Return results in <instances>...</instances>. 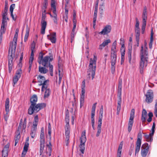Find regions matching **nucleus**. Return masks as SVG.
<instances>
[{
    "label": "nucleus",
    "mask_w": 157,
    "mask_h": 157,
    "mask_svg": "<svg viewBox=\"0 0 157 157\" xmlns=\"http://www.w3.org/2000/svg\"><path fill=\"white\" fill-rule=\"evenodd\" d=\"M22 123L23 120L22 119H21L18 128V130L16 132V136L15 137V139L19 140L21 137L20 136V132L21 129V125L22 124Z\"/></svg>",
    "instance_id": "nucleus-22"
},
{
    "label": "nucleus",
    "mask_w": 157,
    "mask_h": 157,
    "mask_svg": "<svg viewBox=\"0 0 157 157\" xmlns=\"http://www.w3.org/2000/svg\"><path fill=\"white\" fill-rule=\"evenodd\" d=\"M147 116V113L145 109H143L142 111L141 120L142 122L146 121V117Z\"/></svg>",
    "instance_id": "nucleus-26"
},
{
    "label": "nucleus",
    "mask_w": 157,
    "mask_h": 157,
    "mask_svg": "<svg viewBox=\"0 0 157 157\" xmlns=\"http://www.w3.org/2000/svg\"><path fill=\"white\" fill-rule=\"evenodd\" d=\"M118 83L117 93H122V80L121 78L119 79L118 80Z\"/></svg>",
    "instance_id": "nucleus-33"
},
{
    "label": "nucleus",
    "mask_w": 157,
    "mask_h": 157,
    "mask_svg": "<svg viewBox=\"0 0 157 157\" xmlns=\"http://www.w3.org/2000/svg\"><path fill=\"white\" fill-rule=\"evenodd\" d=\"M99 11L100 12V14L101 15H102L103 13V12L104 11V6H102L99 8Z\"/></svg>",
    "instance_id": "nucleus-60"
},
{
    "label": "nucleus",
    "mask_w": 157,
    "mask_h": 157,
    "mask_svg": "<svg viewBox=\"0 0 157 157\" xmlns=\"http://www.w3.org/2000/svg\"><path fill=\"white\" fill-rule=\"evenodd\" d=\"M48 66H49V70L50 75L51 76H53V66L52 65L50 64H49V65Z\"/></svg>",
    "instance_id": "nucleus-40"
},
{
    "label": "nucleus",
    "mask_w": 157,
    "mask_h": 157,
    "mask_svg": "<svg viewBox=\"0 0 157 157\" xmlns=\"http://www.w3.org/2000/svg\"><path fill=\"white\" fill-rule=\"evenodd\" d=\"M40 135L44 136V128L43 127L41 128Z\"/></svg>",
    "instance_id": "nucleus-64"
},
{
    "label": "nucleus",
    "mask_w": 157,
    "mask_h": 157,
    "mask_svg": "<svg viewBox=\"0 0 157 157\" xmlns=\"http://www.w3.org/2000/svg\"><path fill=\"white\" fill-rule=\"evenodd\" d=\"M29 29L28 27H26V33L24 38V41L26 42L29 36Z\"/></svg>",
    "instance_id": "nucleus-37"
},
{
    "label": "nucleus",
    "mask_w": 157,
    "mask_h": 157,
    "mask_svg": "<svg viewBox=\"0 0 157 157\" xmlns=\"http://www.w3.org/2000/svg\"><path fill=\"white\" fill-rule=\"evenodd\" d=\"M36 131H35V130L31 129L30 134L32 138H33L34 137L36 134Z\"/></svg>",
    "instance_id": "nucleus-51"
},
{
    "label": "nucleus",
    "mask_w": 157,
    "mask_h": 157,
    "mask_svg": "<svg viewBox=\"0 0 157 157\" xmlns=\"http://www.w3.org/2000/svg\"><path fill=\"white\" fill-rule=\"evenodd\" d=\"M117 42L115 40L113 43L111 48L110 55V61L111 63V71L112 74H114L116 68V63L117 59L116 54Z\"/></svg>",
    "instance_id": "nucleus-3"
},
{
    "label": "nucleus",
    "mask_w": 157,
    "mask_h": 157,
    "mask_svg": "<svg viewBox=\"0 0 157 157\" xmlns=\"http://www.w3.org/2000/svg\"><path fill=\"white\" fill-rule=\"evenodd\" d=\"M19 32V29L17 28L15 31V33L14 34V37L13 39V41L10 43V47L13 48L14 51L16 49L17 41L18 37V34Z\"/></svg>",
    "instance_id": "nucleus-16"
},
{
    "label": "nucleus",
    "mask_w": 157,
    "mask_h": 157,
    "mask_svg": "<svg viewBox=\"0 0 157 157\" xmlns=\"http://www.w3.org/2000/svg\"><path fill=\"white\" fill-rule=\"evenodd\" d=\"M140 55V73H141L143 72L144 68L146 67L147 65L148 59L147 47L146 44L144 46L143 45H141Z\"/></svg>",
    "instance_id": "nucleus-2"
},
{
    "label": "nucleus",
    "mask_w": 157,
    "mask_h": 157,
    "mask_svg": "<svg viewBox=\"0 0 157 157\" xmlns=\"http://www.w3.org/2000/svg\"><path fill=\"white\" fill-rule=\"evenodd\" d=\"M65 16L63 17V21H65L67 23L68 22V9L65 8Z\"/></svg>",
    "instance_id": "nucleus-36"
},
{
    "label": "nucleus",
    "mask_w": 157,
    "mask_h": 157,
    "mask_svg": "<svg viewBox=\"0 0 157 157\" xmlns=\"http://www.w3.org/2000/svg\"><path fill=\"white\" fill-rule=\"evenodd\" d=\"M103 114V105H101L100 110L99 116L98 118V121H102Z\"/></svg>",
    "instance_id": "nucleus-32"
},
{
    "label": "nucleus",
    "mask_w": 157,
    "mask_h": 157,
    "mask_svg": "<svg viewBox=\"0 0 157 157\" xmlns=\"http://www.w3.org/2000/svg\"><path fill=\"white\" fill-rule=\"evenodd\" d=\"M10 144L9 143H8L7 144H6L4 147V149L3 150H4L5 151H8V149L9 148Z\"/></svg>",
    "instance_id": "nucleus-54"
},
{
    "label": "nucleus",
    "mask_w": 157,
    "mask_h": 157,
    "mask_svg": "<svg viewBox=\"0 0 157 157\" xmlns=\"http://www.w3.org/2000/svg\"><path fill=\"white\" fill-rule=\"evenodd\" d=\"M95 115V112H91V123L92 124V127L94 130L95 129L94 120Z\"/></svg>",
    "instance_id": "nucleus-28"
},
{
    "label": "nucleus",
    "mask_w": 157,
    "mask_h": 157,
    "mask_svg": "<svg viewBox=\"0 0 157 157\" xmlns=\"http://www.w3.org/2000/svg\"><path fill=\"white\" fill-rule=\"evenodd\" d=\"M38 124L33 123V127L31 129L33 130H36L37 126Z\"/></svg>",
    "instance_id": "nucleus-56"
},
{
    "label": "nucleus",
    "mask_w": 157,
    "mask_h": 157,
    "mask_svg": "<svg viewBox=\"0 0 157 157\" xmlns=\"http://www.w3.org/2000/svg\"><path fill=\"white\" fill-rule=\"evenodd\" d=\"M40 153L41 155L43 152L44 148V147L45 139L44 136L40 135Z\"/></svg>",
    "instance_id": "nucleus-18"
},
{
    "label": "nucleus",
    "mask_w": 157,
    "mask_h": 157,
    "mask_svg": "<svg viewBox=\"0 0 157 157\" xmlns=\"http://www.w3.org/2000/svg\"><path fill=\"white\" fill-rule=\"evenodd\" d=\"M48 5V0H44L43 3L42 4V6L43 7L46 8H47Z\"/></svg>",
    "instance_id": "nucleus-46"
},
{
    "label": "nucleus",
    "mask_w": 157,
    "mask_h": 157,
    "mask_svg": "<svg viewBox=\"0 0 157 157\" xmlns=\"http://www.w3.org/2000/svg\"><path fill=\"white\" fill-rule=\"evenodd\" d=\"M111 40L110 39H108L104 41L102 44L104 45V46L107 45L109 43H110Z\"/></svg>",
    "instance_id": "nucleus-49"
},
{
    "label": "nucleus",
    "mask_w": 157,
    "mask_h": 157,
    "mask_svg": "<svg viewBox=\"0 0 157 157\" xmlns=\"http://www.w3.org/2000/svg\"><path fill=\"white\" fill-rule=\"evenodd\" d=\"M34 59V57L30 56L29 61V63L33 64V62Z\"/></svg>",
    "instance_id": "nucleus-63"
},
{
    "label": "nucleus",
    "mask_w": 157,
    "mask_h": 157,
    "mask_svg": "<svg viewBox=\"0 0 157 157\" xmlns=\"http://www.w3.org/2000/svg\"><path fill=\"white\" fill-rule=\"evenodd\" d=\"M22 73V71L21 69L17 70L16 71V75L13 78V86H14L17 83L19 79L21 77V74Z\"/></svg>",
    "instance_id": "nucleus-19"
},
{
    "label": "nucleus",
    "mask_w": 157,
    "mask_h": 157,
    "mask_svg": "<svg viewBox=\"0 0 157 157\" xmlns=\"http://www.w3.org/2000/svg\"><path fill=\"white\" fill-rule=\"evenodd\" d=\"M81 89V94L80 100V107H81L83 105L84 102L85 94L86 91L85 82V80L82 82Z\"/></svg>",
    "instance_id": "nucleus-11"
},
{
    "label": "nucleus",
    "mask_w": 157,
    "mask_h": 157,
    "mask_svg": "<svg viewBox=\"0 0 157 157\" xmlns=\"http://www.w3.org/2000/svg\"><path fill=\"white\" fill-rule=\"evenodd\" d=\"M15 7V4H13L11 5L10 7V13H13V10Z\"/></svg>",
    "instance_id": "nucleus-50"
},
{
    "label": "nucleus",
    "mask_w": 157,
    "mask_h": 157,
    "mask_svg": "<svg viewBox=\"0 0 157 157\" xmlns=\"http://www.w3.org/2000/svg\"><path fill=\"white\" fill-rule=\"evenodd\" d=\"M35 44L34 42H33L31 44V50H34V48H35Z\"/></svg>",
    "instance_id": "nucleus-62"
},
{
    "label": "nucleus",
    "mask_w": 157,
    "mask_h": 157,
    "mask_svg": "<svg viewBox=\"0 0 157 157\" xmlns=\"http://www.w3.org/2000/svg\"><path fill=\"white\" fill-rule=\"evenodd\" d=\"M38 115H37L35 116L34 118V121L33 123H38Z\"/></svg>",
    "instance_id": "nucleus-55"
},
{
    "label": "nucleus",
    "mask_w": 157,
    "mask_h": 157,
    "mask_svg": "<svg viewBox=\"0 0 157 157\" xmlns=\"http://www.w3.org/2000/svg\"><path fill=\"white\" fill-rule=\"evenodd\" d=\"M46 90L44 93V99L48 98L50 96L51 94V90L50 89H44V90Z\"/></svg>",
    "instance_id": "nucleus-35"
},
{
    "label": "nucleus",
    "mask_w": 157,
    "mask_h": 157,
    "mask_svg": "<svg viewBox=\"0 0 157 157\" xmlns=\"http://www.w3.org/2000/svg\"><path fill=\"white\" fill-rule=\"evenodd\" d=\"M111 29L112 27L110 25H106L99 33L103 35H106L110 32Z\"/></svg>",
    "instance_id": "nucleus-20"
},
{
    "label": "nucleus",
    "mask_w": 157,
    "mask_h": 157,
    "mask_svg": "<svg viewBox=\"0 0 157 157\" xmlns=\"http://www.w3.org/2000/svg\"><path fill=\"white\" fill-rule=\"evenodd\" d=\"M60 71L59 70V79L58 81V84H60L61 83V80L63 77V75L60 74Z\"/></svg>",
    "instance_id": "nucleus-48"
},
{
    "label": "nucleus",
    "mask_w": 157,
    "mask_h": 157,
    "mask_svg": "<svg viewBox=\"0 0 157 157\" xmlns=\"http://www.w3.org/2000/svg\"><path fill=\"white\" fill-rule=\"evenodd\" d=\"M29 145V143L28 142L26 143L25 144L23 150L22 151L21 157H25L28 150V147Z\"/></svg>",
    "instance_id": "nucleus-24"
},
{
    "label": "nucleus",
    "mask_w": 157,
    "mask_h": 157,
    "mask_svg": "<svg viewBox=\"0 0 157 157\" xmlns=\"http://www.w3.org/2000/svg\"><path fill=\"white\" fill-rule=\"evenodd\" d=\"M65 121L66 123L64 127L66 136L65 144L66 146H68L70 137V131L71 130V127L69 124V114H66Z\"/></svg>",
    "instance_id": "nucleus-5"
},
{
    "label": "nucleus",
    "mask_w": 157,
    "mask_h": 157,
    "mask_svg": "<svg viewBox=\"0 0 157 157\" xmlns=\"http://www.w3.org/2000/svg\"><path fill=\"white\" fill-rule=\"evenodd\" d=\"M47 37L48 40H50L52 43H55L56 41V34L55 32H53L50 36V35H47Z\"/></svg>",
    "instance_id": "nucleus-23"
},
{
    "label": "nucleus",
    "mask_w": 157,
    "mask_h": 157,
    "mask_svg": "<svg viewBox=\"0 0 157 157\" xmlns=\"http://www.w3.org/2000/svg\"><path fill=\"white\" fill-rule=\"evenodd\" d=\"M2 157H6L8 156V151H5L4 150H2Z\"/></svg>",
    "instance_id": "nucleus-47"
},
{
    "label": "nucleus",
    "mask_w": 157,
    "mask_h": 157,
    "mask_svg": "<svg viewBox=\"0 0 157 157\" xmlns=\"http://www.w3.org/2000/svg\"><path fill=\"white\" fill-rule=\"evenodd\" d=\"M45 14L42 13L41 22V33L42 34H44L45 33V30L47 25V22L45 20Z\"/></svg>",
    "instance_id": "nucleus-14"
},
{
    "label": "nucleus",
    "mask_w": 157,
    "mask_h": 157,
    "mask_svg": "<svg viewBox=\"0 0 157 157\" xmlns=\"http://www.w3.org/2000/svg\"><path fill=\"white\" fill-rule=\"evenodd\" d=\"M155 122H154L153 123V125L151 129V132L150 133V134L154 135L155 131Z\"/></svg>",
    "instance_id": "nucleus-45"
},
{
    "label": "nucleus",
    "mask_w": 157,
    "mask_h": 157,
    "mask_svg": "<svg viewBox=\"0 0 157 157\" xmlns=\"http://www.w3.org/2000/svg\"><path fill=\"white\" fill-rule=\"evenodd\" d=\"M51 7L52 9L53 13L54 14V15L57 16L56 13V8L55 5V0H51Z\"/></svg>",
    "instance_id": "nucleus-29"
},
{
    "label": "nucleus",
    "mask_w": 157,
    "mask_h": 157,
    "mask_svg": "<svg viewBox=\"0 0 157 157\" xmlns=\"http://www.w3.org/2000/svg\"><path fill=\"white\" fill-rule=\"evenodd\" d=\"M135 116V110L132 109L131 111L130 116L128 124V131L130 132L131 131L133 123V120Z\"/></svg>",
    "instance_id": "nucleus-12"
},
{
    "label": "nucleus",
    "mask_w": 157,
    "mask_h": 157,
    "mask_svg": "<svg viewBox=\"0 0 157 157\" xmlns=\"http://www.w3.org/2000/svg\"><path fill=\"white\" fill-rule=\"evenodd\" d=\"M46 67H42L40 65L39 66V71L41 73L45 74L48 71V69L46 68Z\"/></svg>",
    "instance_id": "nucleus-30"
},
{
    "label": "nucleus",
    "mask_w": 157,
    "mask_h": 157,
    "mask_svg": "<svg viewBox=\"0 0 157 157\" xmlns=\"http://www.w3.org/2000/svg\"><path fill=\"white\" fill-rule=\"evenodd\" d=\"M122 149L118 148L117 157H121Z\"/></svg>",
    "instance_id": "nucleus-53"
},
{
    "label": "nucleus",
    "mask_w": 157,
    "mask_h": 157,
    "mask_svg": "<svg viewBox=\"0 0 157 157\" xmlns=\"http://www.w3.org/2000/svg\"><path fill=\"white\" fill-rule=\"evenodd\" d=\"M38 59V62L40 64H41L45 67H48L50 64V62L53 60V58L52 55L50 56H46L44 57L42 55L39 56Z\"/></svg>",
    "instance_id": "nucleus-6"
},
{
    "label": "nucleus",
    "mask_w": 157,
    "mask_h": 157,
    "mask_svg": "<svg viewBox=\"0 0 157 157\" xmlns=\"http://www.w3.org/2000/svg\"><path fill=\"white\" fill-rule=\"evenodd\" d=\"M136 23L135 25V29L140 28V22L137 17L136 18Z\"/></svg>",
    "instance_id": "nucleus-44"
},
{
    "label": "nucleus",
    "mask_w": 157,
    "mask_h": 157,
    "mask_svg": "<svg viewBox=\"0 0 157 157\" xmlns=\"http://www.w3.org/2000/svg\"><path fill=\"white\" fill-rule=\"evenodd\" d=\"M23 57V53L22 52L21 54V56H20V62H19V63L20 65L21 64V62L22 60Z\"/></svg>",
    "instance_id": "nucleus-61"
},
{
    "label": "nucleus",
    "mask_w": 157,
    "mask_h": 157,
    "mask_svg": "<svg viewBox=\"0 0 157 157\" xmlns=\"http://www.w3.org/2000/svg\"><path fill=\"white\" fill-rule=\"evenodd\" d=\"M142 134L141 132H139L137 135V139L136 141L135 147V155H136L137 154H138L140 150L141 145V139Z\"/></svg>",
    "instance_id": "nucleus-10"
},
{
    "label": "nucleus",
    "mask_w": 157,
    "mask_h": 157,
    "mask_svg": "<svg viewBox=\"0 0 157 157\" xmlns=\"http://www.w3.org/2000/svg\"><path fill=\"white\" fill-rule=\"evenodd\" d=\"M9 20V18L7 16L2 17V23L7 24V21Z\"/></svg>",
    "instance_id": "nucleus-43"
},
{
    "label": "nucleus",
    "mask_w": 157,
    "mask_h": 157,
    "mask_svg": "<svg viewBox=\"0 0 157 157\" xmlns=\"http://www.w3.org/2000/svg\"><path fill=\"white\" fill-rule=\"evenodd\" d=\"M93 59L90 58V63L89 65V68L87 71V75L89 78L91 76L92 79L93 80L94 78L96 68V64L97 60V56L94 55Z\"/></svg>",
    "instance_id": "nucleus-4"
},
{
    "label": "nucleus",
    "mask_w": 157,
    "mask_h": 157,
    "mask_svg": "<svg viewBox=\"0 0 157 157\" xmlns=\"http://www.w3.org/2000/svg\"><path fill=\"white\" fill-rule=\"evenodd\" d=\"M97 103H94L92 107L91 112H95V110L96 108Z\"/></svg>",
    "instance_id": "nucleus-52"
},
{
    "label": "nucleus",
    "mask_w": 157,
    "mask_h": 157,
    "mask_svg": "<svg viewBox=\"0 0 157 157\" xmlns=\"http://www.w3.org/2000/svg\"><path fill=\"white\" fill-rule=\"evenodd\" d=\"M10 100L9 98L6 99L5 101V107L6 113L4 114V118L5 121L7 122L9 116V112L10 111Z\"/></svg>",
    "instance_id": "nucleus-13"
},
{
    "label": "nucleus",
    "mask_w": 157,
    "mask_h": 157,
    "mask_svg": "<svg viewBox=\"0 0 157 157\" xmlns=\"http://www.w3.org/2000/svg\"><path fill=\"white\" fill-rule=\"evenodd\" d=\"M15 51H14L13 48L10 47L8 52V67L9 72L10 73L11 71L13 65V57L14 56Z\"/></svg>",
    "instance_id": "nucleus-7"
},
{
    "label": "nucleus",
    "mask_w": 157,
    "mask_h": 157,
    "mask_svg": "<svg viewBox=\"0 0 157 157\" xmlns=\"http://www.w3.org/2000/svg\"><path fill=\"white\" fill-rule=\"evenodd\" d=\"M121 94L117 93L118 101L117 108V114L119 115L121 109Z\"/></svg>",
    "instance_id": "nucleus-21"
},
{
    "label": "nucleus",
    "mask_w": 157,
    "mask_h": 157,
    "mask_svg": "<svg viewBox=\"0 0 157 157\" xmlns=\"http://www.w3.org/2000/svg\"><path fill=\"white\" fill-rule=\"evenodd\" d=\"M147 11L146 6L144 7V10L142 14L143 22L142 26V33L144 34L145 31L146 25V21L147 19Z\"/></svg>",
    "instance_id": "nucleus-9"
},
{
    "label": "nucleus",
    "mask_w": 157,
    "mask_h": 157,
    "mask_svg": "<svg viewBox=\"0 0 157 157\" xmlns=\"http://www.w3.org/2000/svg\"><path fill=\"white\" fill-rule=\"evenodd\" d=\"M136 38H140V28L135 29Z\"/></svg>",
    "instance_id": "nucleus-39"
},
{
    "label": "nucleus",
    "mask_w": 157,
    "mask_h": 157,
    "mask_svg": "<svg viewBox=\"0 0 157 157\" xmlns=\"http://www.w3.org/2000/svg\"><path fill=\"white\" fill-rule=\"evenodd\" d=\"M7 24H2V23L1 29H0V39H2V34L4 33L6 31V27L7 25Z\"/></svg>",
    "instance_id": "nucleus-25"
},
{
    "label": "nucleus",
    "mask_w": 157,
    "mask_h": 157,
    "mask_svg": "<svg viewBox=\"0 0 157 157\" xmlns=\"http://www.w3.org/2000/svg\"><path fill=\"white\" fill-rule=\"evenodd\" d=\"M102 121H98L97 126V132L96 134V136L98 137L100 135L101 129Z\"/></svg>",
    "instance_id": "nucleus-27"
},
{
    "label": "nucleus",
    "mask_w": 157,
    "mask_h": 157,
    "mask_svg": "<svg viewBox=\"0 0 157 157\" xmlns=\"http://www.w3.org/2000/svg\"><path fill=\"white\" fill-rule=\"evenodd\" d=\"M125 51L122 52L121 53V62H124V56L125 54Z\"/></svg>",
    "instance_id": "nucleus-58"
},
{
    "label": "nucleus",
    "mask_w": 157,
    "mask_h": 157,
    "mask_svg": "<svg viewBox=\"0 0 157 157\" xmlns=\"http://www.w3.org/2000/svg\"><path fill=\"white\" fill-rule=\"evenodd\" d=\"M80 149L79 151L81 152L82 154L84 153L85 147V144L80 143V145L79 146Z\"/></svg>",
    "instance_id": "nucleus-38"
},
{
    "label": "nucleus",
    "mask_w": 157,
    "mask_h": 157,
    "mask_svg": "<svg viewBox=\"0 0 157 157\" xmlns=\"http://www.w3.org/2000/svg\"><path fill=\"white\" fill-rule=\"evenodd\" d=\"M85 131L83 132L80 138V143L85 144L86 141Z\"/></svg>",
    "instance_id": "nucleus-31"
},
{
    "label": "nucleus",
    "mask_w": 157,
    "mask_h": 157,
    "mask_svg": "<svg viewBox=\"0 0 157 157\" xmlns=\"http://www.w3.org/2000/svg\"><path fill=\"white\" fill-rule=\"evenodd\" d=\"M31 105L28 109V113L32 115L34 113H36L40 110L46 106V104L41 103L36 104L37 101V97L36 95H33L30 98Z\"/></svg>",
    "instance_id": "nucleus-1"
},
{
    "label": "nucleus",
    "mask_w": 157,
    "mask_h": 157,
    "mask_svg": "<svg viewBox=\"0 0 157 157\" xmlns=\"http://www.w3.org/2000/svg\"><path fill=\"white\" fill-rule=\"evenodd\" d=\"M149 149V147L147 143L143 144L141 147V155L143 157H145L147 155Z\"/></svg>",
    "instance_id": "nucleus-17"
},
{
    "label": "nucleus",
    "mask_w": 157,
    "mask_h": 157,
    "mask_svg": "<svg viewBox=\"0 0 157 157\" xmlns=\"http://www.w3.org/2000/svg\"><path fill=\"white\" fill-rule=\"evenodd\" d=\"M37 78L38 82L40 83L39 85L42 86L41 91H44V89H46L48 87L49 80H46L45 77L41 75H38Z\"/></svg>",
    "instance_id": "nucleus-8"
},
{
    "label": "nucleus",
    "mask_w": 157,
    "mask_h": 157,
    "mask_svg": "<svg viewBox=\"0 0 157 157\" xmlns=\"http://www.w3.org/2000/svg\"><path fill=\"white\" fill-rule=\"evenodd\" d=\"M49 144L50 146L48 144L47 145V146L48 147V150L49 151L50 153H51V152L52 151V148L51 147L52 145L51 144L50 141H49Z\"/></svg>",
    "instance_id": "nucleus-59"
},
{
    "label": "nucleus",
    "mask_w": 157,
    "mask_h": 157,
    "mask_svg": "<svg viewBox=\"0 0 157 157\" xmlns=\"http://www.w3.org/2000/svg\"><path fill=\"white\" fill-rule=\"evenodd\" d=\"M145 101L147 103H151L153 101L154 94L153 91L151 90H147L146 94Z\"/></svg>",
    "instance_id": "nucleus-15"
},
{
    "label": "nucleus",
    "mask_w": 157,
    "mask_h": 157,
    "mask_svg": "<svg viewBox=\"0 0 157 157\" xmlns=\"http://www.w3.org/2000/svg\"><path fill=\"white\" fill-rule=\"evenodd\" d=\"M153 135L150 134V133L149 135L146 134L144 135V136L146 141L148 142H151L153 140Z\"/></svg>",
    "instance_id": "nucleus-34"
},
{
    "label": "nucleus",
    "mask_w": 157,
    "mask_h": 157,
    "mask_svg": "<svg viewBox=\"0 0 157 157\" xmlns=\"http://www.w3.org/2000/svg\"><path fill=\"white\" fill-rule=\"evenodd\" d=\"M57 16H56V15H54V16H52L54 22V23L56 25L57 24H58Z\"/></svg>",
    "instance_id": "nucleus-57"
},
{
    "label": "nucleus",
    "mask_w": 157,
    "mask_h": 157,
    "mask_svg": "<svg viewBox=\"0 0 157 157\" xmlns=\"http://www.w3.org/2000/svg\"><path fill=\"white\" fill-rule=\"evenodd\" d=\"M51 124L50 123H48V133L49 134L50 138V140H51Z\"/></svg>",
    "instance_id": "nucleus-41"
},
{
    "label": "nucleus",
    "mask_w": 157,
    "mask_h": 157,
    "mask_svg": "<svg viewBox=\"0 0 157 157\" xmlns=\"http://www.w3.org/2000/svg\"><path fill=\"white\" fill-rule=\"evenodd\" d=\"M149 117L147 119V121L148 123H150L152 121V117H153V114L152 112H149L148 114Z\"/></svg>",
    "instance_id": "nucleus-42"
}]
</instances>
